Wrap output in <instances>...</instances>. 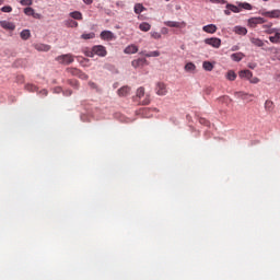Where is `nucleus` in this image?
<instances>
[{"label": "nucleus", "instance_id": "nucleus-29", "mask_svg": "<svg viewBox=\"0 0 280 280\" xmlns=\"http://www.w3.org/2000/svg\"><path fill=\"white\" fill-rule=\"evenodd\" d=\"M202 67L205 71H213V63L211 61H203Z\"/></svg>", "mask_w": 280, "mask_h": 280}, {"label": "nucleus", "instance_id": "nucleus-45", "mask_svg": "<svg viewBox=\"0 0 280 280\" xmlns=\"http://www.w3.org/2000/svg\"><path fill=\"white\" fill-rule=\"evenodd\" d=\"M33 19H42L40 13H36V11H34Z\"/></svg>", "mask_w": 280, "mask_h": 280}, {"label": "nucleus", "instance_id": "nucleus-40", "mask_svg": "<svg viewBox=\"0 0 280 280\" xmlns=\"http://www.w3.org/2000/svg\"><path fill=\"white\" fill-rule=\"evenodd\" d=\"M20 3L21 5H32L33 0H21Z\"/></svg>", "mask_w": 280, "mask_h": 280}, {"label": "nucleus", "instance_id": "nucleus-33", "mask_svg": "<svg viewBox=\"0 0 280 280\" xmlns=\"http://www.w3.org/2000/svg\"><path fill=\"white\" fill-rule=\"evenodd\" d=\"M145 95V89L144 88H139L138 90H137V97L139 98V100H141V97H143Z\"/></svg>", "mask_w": 280, "mask_h": 280}, {"label": "nucleus", "instance_id": "nucleus-41", "mask_svg": "<svg viewBox=\"0 0 280 280\" xmlns=\"http://www.w3.org/2000/svg\"><path fill=\"white\" fill-rule=\"evenodd\" d=\"M249 82L252 83V84H259V78H257V77H252L250 79H249Z\"/></svg>", "mask_w": 280, "mask_h": 280}, {"label": "nucleus", "instance_id": "nucleus-17", "mask_svg": "<svg viewBox=\"0 0 280 280\" xmlns=\"http://www.w3.org/2000/svg\"><path fill=\"white\" fill-rule=\"evenodd\" d=\"M231 59L234 60V62H240L244 59V52H234L231 55Z\"/></svg>", "mask_w": 280, "mask_h": 280}, {"label": "nucleus", "instance_id": "nucleus-25", "mask_svg": "<svg viewBox=\"0 0 280 280\" xmlns=\"http://www.w3.org/2000/svg\"><path fill=\"white\" fill-rule=\"evenodd\" d=\"M67 73H70V75H75L78 78V75H80V69L78 68H68L66 69Z\"/></svg>", "mask_w": 280, "mask_h": 280}, {"label": "nucleus", "instance_id": "nucleus-26", "mask_svg": "<svg viewBox=\"0 0 280 280\" xmlns=\"http://www.w3.org/2000/svg\"><path fill=\"white\" fill-rule=\"evenodd\" d=\"M237 74L235 73V71L230 70L226 73V79L230 80L231 82H234V80H236Z\"/></svg>", "mask_w": 280, "mask_h": 280}, {"label": "nucleus", "instance_id": "nucleus-56", "mask_svg": "<svg viewBox=\"0 0 280 280\" xmlns=\"http://www.w3.org/2000/svg\"><path fill=\"white\" fill-rule=\"evenodd\" d=\"M224 98H226V96H222V97H220L219 100H224Z\"/></svg>", "mask_w": 280, "mask_h": 280}, {"label": "nucleus", "instance_id": "nucleus-34", "mask_svg": "<svg viewBox=\"0 0 280 280\" xmlns=\"http://www.w3.org/2000/svg\"><path fill=\"white\" fill-rule=\"evenodd\" d=\"M34 9H32L31 7L24 9V14H26V16H34Z\"/></svg>", "mask_w": 280, "mask_h": 280}, {"label": "nucleus", "instance_id": "nucleus-4", "mask_svg": "<svg viewBox=\"0 0 280 280\" xmlns=\"http://www.w3.org/2000/svg\"><path fill=\"white\" fill-rule=\"evenodd\" d=\"M259 14H261V16H267L268 19H280V10L279 9H276L272 11L262 10L259 12Z\"/></svg>", "mask_w": 280, "mask_h": 280}, {"label": "nucleus", "instance_id": "nucleus-32", "mask_svg": "<svg viewBox=\"0 0 280 280\" xmlns=\"http://www.w3.org/2000/svg\"><path fill=\"white\" fill-rule=\"evenodd\" d=\"M25 89H26V91H30L31 93L38 91V88H36V85H34V84H26Z\"/></svg>", "mask_w": 280, "mask_h": 280}, {"label": "nucleus", "instance_id": "nucleus-38", "mask_svg": "<svg viewBox=\"0 0 280 280\" xmlns=\"http://www.w3.org/2000/svg\"><path fill=\"white\" fill-rule=\"evenodd\" d=\"M151 36H152L155 40L161 39V33H159V32H151Z\"/></svg>", "mask_w": 280, "mask_h": 280}, {"label": "nucleus", "instance_id": "nucleus-15", "mask_svg": "<svg viewBox=\"0 0 280 280\" xmlns=\"http://www.w3.org/2000/svg\"><path fill=\"white\" fill-rule=\"evenodd\" d=\"M140 55L145 56V58H159V56H161V52L159 50L150 52L141 51Z\"/></svg>", "mask_w": 280, "mask_h": 280}, {"label": "nucleus", "instance_id": "nucleus-3", "mask_svg": "<svg viewBox=\"0 0 280 280\" xmlns=\"http://www.w3.org/2000/svg\"><path fill=\"white\" fill-rule=\"evenodd\" d=\"M206 45H210V47H213L214 49H220L222 45V39L218 37H210L205 39Z\"/></svg>", "mask_w": 280, "mask_h": 280}, {"label": "nucleus", "instance_id": "nucleus-22", "mask_svg": "<svg viewBox=\"0 0 280 280\" xmlns=\"http://www.w3.org/2000/svg\"><path fill=\"white\" fill-rule=\"evenodd\" d=\"M139 30L141 32H150V30H152V25H150V23L148 22H142L140 25H139Z\"/></svg>", "mask_w": 280, "mask_h": 280}, {"label": "nucleus", "instance_id": "nucleus-55", "mask_svg": "<svg viewBox=\"0 0 280 280\" xmlns=\"http://www.w3.org/2000/svg\"><path fill=\"white\" fill-rule=\"evenodd\" d=\"M225 14H228V15H229V14H231V11H229V10H225Z\"/></svg>", "mask_w": 280, "mask_h": 280}, {"label": "nucleus", "instance_id": "nucleus-47", "mask_svg": "<svg viewBox=\"0 0 280 280\" xmlns=\"http://www.w3.org/2000/svg\"><path fill=\"white\" fill-rule=\"evenodd\" d=\"M142 102V104L144 105V106H148V104H150V98H145V100H143V101H141Z\"/></svg>", "mask_w": 280, "mask_h": 280}, {"label": "nucleus", "instance_id": "nucleus-21", "mask_svg": "<svg viewBox=\"0 0 280 280\" xmlns=\"http://www.w3.org/2000/svg\"><path fill=\"white\" fill-rule=\"evenodd\" d=\"M238 75L240 78H246V80H250V78H253V72L250 70H242Z\"/></svg>", "mask_w": 280, "mask_h": 280}, {"label": "nucleus", "instance_id": "nucleus-42", "mask_svg": "<svg viewBox=\"0 0 280 280\" xmlns=\"http://www.w3.org/2000/svg\"><path fill=\"white\" fill-rule=\"evenodd\" d=\"M277 32H279V28H268L266 34H277Z\"/></svg>", "mask_w": 280, "mask_h": 280}, {"label": "nucleus", "instance_id": "nucleus-46", "mask_svg": "<svg viewBox=\"0 0 280 280\" xmlns=\"http://www.w3.org/2000/svg\"><path fill=\"white\" fill-rule=\"evenodd\" d=\"M85 55H86L89 58H93V56L95 55V52H93V48H92V50H91V51H88Z\"/></svg>", "mask_w": 280, "mask_h": 280}, {"label": "nucleus", "instance_id": "nucleus-28", "mask_svg": "<svg viewBox=\"0 0 280 280\" xmlns=\"http://www.w3.org/2000/svg\"><path fill=\"white\" fill-rule=\"evenodd\" d=\"M185 71L194 72L196 71V65L194 62H188L185 65Z\"/></svg>", "mask_w": 280, "mask_h": 280}, {"label": "nucleus", "instance_id": "nucleus-50", "mask_svg": "<svg viewBox=\"0 0 280 280\" xmlns=\"http://www.w3.org/2000/svg\"><path fill=\"white\" fill-rule=\"evenodd\" d=\"M84 3H86V5H91V3H93V0H83Z\"/></svg>", "mask_w": 280, "mask_h": 280}, {"label": "nucleus", "instance_id": "nucleus-27", "mask_svg": "<svg viewBox=\"0 0 280 280\" xmlns=\"http://www.w3.org/2000/svg\"><path fill=\"white\" fill-rule=\"evenodd\" d=\"M234 95L241 100H247L248 95L249 97H253V94H246L244 92H235Z\"/></svg>", "mask_w": 280, "mask_h": 280}, {"label": "nucleus", "instance_id": "nucleus-13", "mask_svg": "<svg viewBox=\"0 0 280 280\" xmlns=\"http://www.w3.org/2000/svg\"><path fill=\"white\" fill-rule=\"evenodd\" d=\"M119 97H126L130 94V86L125 85L117 91Z\"/></svg>", "mask_w": 280, "mask_h": 280}, {"label": "nucleus", "instance_id": "nucleus-16", "mask_svg": "<svg viewBox=\"0 0 280 280\" xmlns=\"http://www.w3.org/2000/svg\"><path fill=\"white\" fill-rule=\"evenodd\" d=\"M124 51L125 54H137V51H139V47H137V45H129Z\"/></svg>", "mask_w": 280, "mask_h": 280}, {"label": "nucleus", "instance_id": "nucleus-31", "mask_svg": "<svg viewBox=\"0 0 280 280\" xmlns=\"http://www.w3.org/2000/svg\"><path fill=\"white\" fill-rule=\"evenodd\" d=\"M265 108H266V110H268L270 113L272 110V108H275V103H272V101H266Z\"/></svg>", "mask_w": 280, "mask_h": 280}, {"label": "nucleus", "instance_id": "nucleus-1", "mask_svg": "<svg viewBox=\"0 0 280 280\" xmlns=\"http://www.w3.org/2000/svg\"><path fill=\"white\" fill-rule=\"evenodd\" d=\"M56 61L59 62V65H71L75 61V57L72 54H66L56 57Z\"/></svg>", "mask_w": 280, "mask_h": 280}, {"label": "nucleus", "instance_id": "nucleus-5", "mask_svg": "<svg viewBox=\"0 0 280 280\" xmlns=\"http://www.w3.org/2000/svg\"><path fill=\"white\" fill-rule=\"evenodd\" d=\"M164 25H166V27H176L177 30H183L187 27V23L185 21L183 22L165 21Z\"/></svg>", "mask_w": 280, "mask_h": 280}, {"label": "nucleus", "instance_id": "nucleus-52", "mask_svg": "<svg viewBox=\"0 0 280 280\" xmlns=\"http://www.w3.org/2000/svg\"><path fill=\"white\" fill-rule=\"evenodd\" d=\"M199 122H200V124H207V119L200 118V119H199Z\"/></svg>", "mask_w": 280, "mask_h": 280}, {"label": "nucleus", "instance_id": "nucleus-8", "mask_svg": "<svg viewBox=\"0 0 280 280\" xmlns=\"http://www.w3.org/2000/svg\"><path fill=\"white\" fill-rule=\"evenodd\" d=\"M156 95H167V88L165 86V83L159 82L155 88Z\"/></svg>", "mask_w": 280, "mask_h": 280}, {"label": "nucleus", "instance_id": "nucleus-6", "mask_svg": "<svg viewBox=\"0 0 280 280\" xmlns=\"http://www.w3.org/2000/svg\"><path fill=\"white\" fill-rule=\"evenodd\" d=\"M266 19L264 18H250L248 20V26L252 28L257 27V25H264V23H266Z\"/></svg>", "mask_w": 280, "mask_h": 280}, {"label": "nucleus", "instance_id": "nucleus-48", "mask_svg": "<svg viewBox=\"0 0 280 280\" xmlns=\"http://www.w3.org/2000/svg\"><path fill=\"white\" fill-rule=\"evenodd\" d=\"M272 23H269V24H266V25H262L264 30H270Z\"/></svg>", "mask_w": 280, "mask_h": 280}, {"label": "nucleus", "instance_id": "nucleus-37", "mask_svg": "<svg viewBox=\"0 0 280 280\" xmlns=\"http://www.w3.org/2000/svg\"><path fill=\"white\" fill-rule=\"evenodd\" d=\"M0 10H1V12L10 13V12H12V7L4 5Z\"/></svg>", "mask_w": 280, "mask_h": 280}, {"label": "nucleus", "instance_id": "nucleus-14", "mask_svg": "<svg viewBox=\"0 0 280 280\" xmlns=\"http://www.w3.org/2000/svg\"><path fill=\"white\" fill-rule=\"evenodd\" d=\"M233 32L241 36H246V34H248V30H246V27H244V26H235L233 28Z\"/></svg>", "mask_w": 280, "mask_h": 280}, {"label": "nucleus", "instance_id": "nucleus-2", "mask_svg": "<svg viewBox=\"0 0 280 280\" xmlns=\"http://www.w3.org/2000/svg\"><path fill=\"white\" fill-rule=\"evenodd\" d=\"M148 65L150 63L145 58H138L131 61V67H133V69H143L144 67H148Z\"/></svg>", "mask_w": 280, "mask_h": 280}, {"label": "nucleus", "instance_id": "nucleus-54", "mask_svg": "<svg viewBox=\"0 0 280 280\" xmlns=\"http://www.w3.org/2000/svg\"><path fill=\"white\" fill-rule=\"evenodd\" d=\"M5 3V0H0V5H3Z\"/></svg>", "mask_w": 280, "mask_h": 280}, {"label": "nucleus", "instance_id": "nucleus-30", "mask_svg": "<svg viewBox=\"0 0 280 280\" xmlns=\"http://www.w3.org/2000/svg\"><path fill=\"white\" fill-rule=\"evenodd\" d=\"M81 38H83V40H91L95 38V33H84L81 35Z\"/></svg>", "mask_w": 280, "mask_h": 280}, {"label": "nucleus", "instance_id": "nucleus-12", "mask_svg": "<svg viewBox=\"0 0 280 280\" xmlns=\"http://www.w3.org/2000/svg\"><path fill=\"white\" fill-rule=\"evenodd\" d=\"M33 47L36 51H49L51 49V46L47 44H34Z\"/></svg>", "mask_w": 280, "mask_h": 280}, {"label": "nucleus", "instance_id": "nucleus-58", "mask_svg": "<svg viewBox=\"0 0 280 280\" xmlns=\"http://www.w3.org/2000/svg\"><path fill=\"white\" fill-rule=\"evenodd\" d=\"M262 1H269V0H262Z\"/></svg>", "mask_w": 280, "mask_h": 280}, {"label": "nucleus", "instance_id": "nucleus-24", "mask_svg": "<svg viewBox=\"0 0 280 280\" xmlns=\"http://www.w3.org/2000/svg\"><path fill=\"white\" fill-rule=\"evenodd\" d=\"M71 19L75 21H82V13L80 11H73L70 13Z\"/></svg>", "mask_w": 280, "mask_h": 280}, {"label": "nucleus", "instance_id": "nucleus-43", "mask_svg": "<svg viewBox=\"0 0 280 280\" xmlns=\"http://www.w3.org/2000/svg\"><path fill=\"white\" fill-rule=\"evenodd\" d=\"M268 51H273V54H279L278 60H280V50H279V48H269Z\"/></svg>", "mask_w": 280, "mask_h": 280}, {"label": "nucleus", "instance_id": "nucleus-39", "mask_svg": "<svg viewBox=\"0 0 280 280\" xmlns=\"http://www.w3.org/2000/svg\"><path fill=\"white\" fill-rule=\"evenodd\" d=\"M78 78H80L81 80H89V74L82 72V70H81Z\"/></svg>", "mask_w": 280, "mask_h": 280}, {"label": "nucleus", "instance_id": "nucleus-9", "mask_svg": "<svg viewBox=\"0 0 280 280\" xmlns=\"http://www.w3.org/2000/svg\"><path fill=\"white\" fill-rule=\"evenodd\" d=\"M0 26L3 30H10L11 32H13V30H16V25H14V23L8 22V21H0Z\"/></svg>", "mask_w": 280, "mask_h": 280}, {"label": "nucleus", "instance_id": "nucleus-35", "mask_svg": "<svg viewBox=\"0 0 280 280\" xmlns=\"http://www.w3.org/2000/svg\"><path fill=\"white\" fill-rule=\"evenodd\" d=\"M240 8H243V10H253V5L248 2L240 3Z\"/></svg>", "mask_w": 280, "mask_h": 280}, {"label": "nucleus", "instance_id": "nucleus-49", "mask_svg": "<svg viewBox=\"0 0 280 280\" xmlns=\"http://www.w3.org/2000/svg\"><path fill=\"white\" fill-rule=\"evenodd\" d=\"M161 32H162V34H168L170 30H167V27H163V28L161 30Z\"/></svg>", "mask_w": 280, "mask_h": 280}, {"label": "nucleus", "instance_id": "nucleus-18", "mask_svg": "<svg viewBox=\"0 0 280 280\" xmlns=\"http://www.w3.org/2000/svg\"><path fill=\"white\" fill-rule=\"evenodd\" d=\"M135 14H141V12H145V7L142 3H136L133 7Z\"/></svg>", "mask_w": 280, "mask_h": 280}, {"label": "nucleus", "instance_id": "nucleus-44", "mask_svg": "<svg viewBox=\"0 0 280 280\" xmlns=\"http://www.w3.org/2000/svg\"><path fill=\"white\" fill-rule=\"evenodd\" d=\"M69 27H78V22L73 21V20H70L69 21Z\"/></svg>", "mask_w": 280, "mask_h": 280}, {"label": "nucleus", "instance_id": "nucleus-23", "mask_svg": "<svg viewBox=\"0 0 280 280\" xmlns=\"http://www.w3.org/2000/svg\"><path fill=\"white\" fill-rule=\"evenodd\" d=\"M270 43H273V45H279L280 43V32H276L275 36L269 37Z\"/></svg>", "mask_w": 280, "mask_h": 280}, {"label": "nucleus", "instance_id": "nucleus-36", "mask_svg": "<svg viewBox=\"0 0 280 280\" xmlns=\"http://www.w3.org/2000/svg\"><path fill=\"white\" fill-rule=\"evenodd\" d=\"M228 9H229L231 12L240 13V8H238L237 5L230 4V5H228Z\"/></svg>", "mask_w": 280, "mask_h": 280}, {"label": "nucleus", "instance_id": "nucleus-57", "mask_svg": "<svg viewBox=\"0 0 280 280\" xmlns=\"http://www.w3.org/2000/svg\"><path fill=\"white\" fill-rule=\"evenodd\" d=\"M45 95H47V91L44 90Z\"/></svg>", "mask_w": 280, "mask_h": 280}, {"label": "nucleus", "instance_id": "nucleus-53", "mask_svg": "<svg viewBox=\"0 0 280 280\" xmlns=\"http://www.w3.org/2000/svg\"><path fill=\"white\" fill-rule=\"evenodd\" d=\"M276 80H277V82H280V74L276 75Z\"/></svg>", "mask_w": 280, "mask_h": 280}, {"label": "nucleus", "instance_id": "nucleus-7", "mask_svg": "<svg viewBox=\"0 0 280 280\" xmlns=\"http://www.w3.org/2000/svg\"><path fill=\"white\" fill-rule=\"evenodd\" d=\"M92 49L94 55L100 56L101 58L106 57V55L108 54V51H106V47L102 45L94 46Z\"/></svg>", "mask_w": 280, "mask_h": 280}, {"label": "nucleus", "instance_id": "nucleus-51", "mask_svg": "<svg viewBox=\"0 0 280 280\" xmlns=\"http://www.w3.org/2000/svg\"><path fill=\"white\" fill-rule=\"evenodd\" d=\"M71 94H72L71 90H67V91L65 92V95H67V96L71 95Z\"/></svg>", "mask_w": 280, "mask_h": 280}, {"label": "nucleus", "instance_id": "nucleus-19", "mask_svg": "<svg viewBox=\"0 0 280 280\" xmlns=\"http://www.w3.org/2000/svg\"><path fill=\"white\" fill-rule=\"evenodd\" d=\"M250 44L252 45H255V47H264V40H261L260 38L258 37H252L250 38Z\"/></svg>", "mask_w": 280, "mask_h": 280}, {"label": "nucleus", "instance_id": "nucleus-20", "mask_svg": "<svg viewBox=\"0 0 280 280\" xmlns=\"http://www.w3.org/2000/svg\"><path fill=\"white\" fill-rule=\"evenodd\" d=\"M31 36H32V33L30 32V30H23L20 33V37L22 38V40H30Z\"/></svg>", "mask_w": 280, "mask_h": 280}, {"label": "nucleus", "instance_id": "nucleus-10", "mask_svg": "<svg viewBox=\"0 0 280 280\" xmlns=\"http://www.w3.org/2000/svg\"><path fill=\"white\" fill-rule=\"evenodd\" d=\"M202 30L207 34H215L218 32V26H215V24H208L203 26Z\"/></svg>", "mask_w": 280, "mask_h": 280}, {"label": "nucleus", "instance_id": "nucleus-11", "mask_svg": "<svg viewBox=\"0 0 280 280\" xmlns=\"http://www.w3.org/2000/svg\"><path fill=\"white\" fill-rule=\"evenodd\" d=\"M102 40H113L115 38V34L110 31H103L101 33Z\"/></svg>", "mask_w": 280, "mask_h": 280}]
</instances>
